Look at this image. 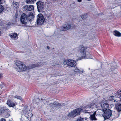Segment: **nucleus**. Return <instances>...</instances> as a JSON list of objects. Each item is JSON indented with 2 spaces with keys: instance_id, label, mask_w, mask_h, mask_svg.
<instances>
[{
  "instance_id": "1",
  "label": "nucleus",
  "mask_w": 121,
  "mask_h": 121,
  "mask_svg": "<svg viewBox=\"0 0 121 121\" xmlns=\"http://www.w3.org/2000/svg\"><path fill=\"white\" fill-rule=\"evenodd\" d=\"M86 48L83 47H81L75 49V51H78L80 52L81 57L78 59L79 60H81L83 58H91V54L89 52L86 51Z\"/></svg>"
},
{
  "instance_id": "2",
  "label": "nucleus",
  "mask_w": 121,
  "mask_h": 121,
  "mask_svg": "<svg viewBox=\"0 0 121 121\" xmlns=\"http://www.w3.org/2000/svg\"><path fill=\"white\" fill-rule=\"evenodd\" d=\"M16 65V69L18 72L25 71L29 69L28 67L23 64L22 62L20 61L17 62Z\"/></svg>"
},
{
  "instance_id": "3",
  "label": "nucleus",
  "mask_w": 121,
  "mask_h": 121,
  "mask_svg": "<svg viewBox=\"0 0 121 121\" xmlns=\"http://www.w3.org/2000/svg\"><path fill=\"white\" fill-rule=\"evenodd\" d=\"M63 64L69 67H73L76 65V61L73 60L69 59L65 60L63 61Z\"/></svg>"
},
{
  "instance_id": "4",
  "label": "nucleus",
  "mask_w": 121,
  "mask_h": 121,
  "mask_svg": "<svg viewBox=\"0 0 121 121\" xmlns=\"http://www.w3.org/2000/svg\"><path fill=\"white\" fill-rule=\"evenodd\" d=\"M37 8L39 12H40L43 11L45 7V4L41 1H39L36 3Z\"/></svg>"
},
{
  "instance_id": "5",
  "label": "nucleus",
  "mask_w": 121,
  "mask_h": 121,
  "mask_svg": "<svg viewBox=\"0 0 121 121\" xmlns=\"http://www.w3.org/2000/svg\"><path fill=\"white\" fill-rule=\"evenodd\" d=\"M81 111V108H78L70 112L68 114V116L69 117L74 118L76 116L80 114V112Z\"/></svg>"
},
{
  "instance_id": "6",
  "label": "nucleus",
  "mask_w": 121,
  "mask_h": 121,
  "mask_svg": "<svg viewBox=\"0 0 121 121\" xmlns=\"http://www.w3.org/2000/svg\"><path fill=\"white\" fill-rule=\"evenodd\" d=\"M44 21V18L41 14H39L38 15L37 24L38 25H41L43 24Z\"/></svg>"
},
{
  "instance_id": "7",
  "label": "nucleus",
  "mask_w": 121,
  "mask_h": 121,
  "mask_svg": "<svg viewBox=\"0 0 121 121\" xmlns=\"http://www.w3.org/2000/svg\"><path fill=\"white\" fill-rule=\"evenodd\" d=\"M103 117L105 119H108L111 117L112 115V111L109 109H108L106 111H104Z\"/></svg>"
},
{
  "instance_id": "8",
  "label": "nucleus",
  "mask_w": 121,
  "mask_h": 121,
  "mask_svg": "<svg viewBox=\"0 0 121 121\" xmlns=\"http://www.w3.org/2000/svg\"><path fill=\"white\" fill-rule=\"evenodd\" d=\"M20 21L22 24L26 25L27 24V19L26 15L25 13L22 14L20 18Z\"/></svg>"
},
{
  "instance_id": "9",
  "label": "nucleus",
  "mask_w": 121,
  "mask_h": 121,
  "mask_svg": "<svg viewBox=\"0 0 121 121\" xmlns=\"http://www.w3.org/2000/svg\"><path fill=\"white\" fill-rule=\"evenodd\" d=\"M94 105V104L92 103L86 106L85 107L84 109V113H89V112H87V111H90L91 109V107Z\"/></svg>"
},
{
  "instance_id": "10",
  "label": "nucleus",
  "mask_w": 121,
  "mask_h": 121,
  "mask_svg": "<svg viewBox=\"0 0 121 121\" xmlns=\"http://www.w3.org/2000/svg\"><path fill=\"white\" fill-rule=\"evenodd\" d=\"M71 27V25L70 24H65L63 25L62 26L63 29L61 30L62 31H65L69 29Z\"/></svg>"
},
{
  "instance_id": "11",
  "label": "nucleus",
  "mask_w": 121,
  "mask_h": 121,
  "mask_svg": "<svg viewBox=\"0 0 121 121\" xmlns=\"http://www.w3.org/2000/svg\"><path fill=\"white\" fill-rule=\"evenodd\" d=\"M34 17L33 13H29L27 16H26L27 19V21H29L30 22L32 21V20Z\"/></svg>"
},
{
  "instance_id": "12",
  "label": "nucleus",
  "mask_w": 121,
  "mask_h": 121,
  "mask_svg": "<svg viewBox=\"0 0 121 121\" xmlns=\"http://www.w3.org/2000/svg\"><path fill=\"white\" fill-rule=\"evenodd\" d=\"M24 8L25 10L27 11L33 10L34 9V6L32 5H26L24 6Z\"/></svg>"
},
{
  "instance_id": "13",
  "label": "nucleus",
  "mask_w": 121,
  "mask_h": 121,
  "mask_svg": "<svg viewBox=\"0 0 121 121\" xmlns=\"http://www.w3.org/2000/svg\"><path fill=\"white\" fill-rule=\"evenodd\" d=\"M109 107V104L106 103L101 104V107L102 108V110L104 111L107 110H108L107 108H108Z\"/></svg>"
},
{
  "instance_id": "14",
  "label": "nucleus",
  "mask_w": 121,
  "mask_h": 121,
  "mask_svg": "<svg viewBox=\"0 0 121 121\" xmlns=\"http://www.w3.org/2000/svg\"><path fill=\"white\" fill-rule=\"evenodd\" d=\"M7 104L8 106L11 107H13L15 105V103L10 100H8L7 101Z\"/></svg>"
},
{
  "instance_id": "15",
  "label": "nucleus",
  "mask_w": 121,
  "mask_h": 121,
  "mask_svg": "<svg viewBox=\"0 0 121 121\" xmlns=\"http://www.w3.org/2000/svg\"><path fill=\"white\" fill-rule=\"evenodd\" d=\"M115 107L118 112H121V104L118 105L117 104V103H115Z\"/></svg>"
},
{
  "instance_id": "16",
  "label": "nucleus",
  "mask_w": 121,
  "mask_h": 121,
  "mask_svg": "<svg viewBox=\"0 0 121 121\" xmlns=\"http://www.w3.org/2000/svg\"><path fill=\"white\" fill-rule=\"evenodd\" d=\"M113 34L116 36L118 37L121 36V33L117 30L114 31L113 33Z\"/></svg>"
},
{
  "instance_id": "17",
  "label": "nucleus",
  "mask_w": 121,
  "mask_h": 121,
  "mask_svg": "<svg viewBox=\"0 0 121 121\" xmlns=\"http://www.w3.org/2000/svg\"><path fill=\"white\" fill-rule=\"evenodd\" d=\"M115 96L116 98H120L121 97V90L118 91L115 94Z\"/></svg>"
},
{
  "instance_id": "18",
  "label": "nucleus",
  "mask_w": 121,
  "mask_h": 121,
  "mask_svg": "<svg viewBox=\"0 0 121 121\" xmlns=\"http://www.w3.org/2000/svg\"><path fill=\"white\" fill-rule=\"evenodd\" d=\"M36 1V0H26V2L28 4H31L34 3Z\"/></svg>"
},
{
  "instance_id": "19",
  "label": "nucleus",
  "mask_w": 121,
  "mask_h": 121,
  "mask_svg": "<svg viewBox=\"0 0 121 121\" xmlns=\"http://www.w3.org/2000/svg\"><path fill=\"white\" fill-rule=\"evenodd\" d=\"M73 71L74 72L77 73H83L82 71H80L77 67L74 68Z\"/></svg>"
},
{
  "instance_id": "20",
  "label": "nucleus",
  "mask_w": 121,
  "mask_h": 121,
  "mask_svg": "<svg viewBox=\"0 0 121 121\" xmlns=\"http://www.w3.org/2000/svg\"><path fill=\"white\" fill-rule=\"evenodd\" d=\"M90 119L92 120H96L97 119L95 117V114L94 113L92 115H91L90 117Z\"/></svg>"
},
{
  "instance_id": "21",
  "label": "nucleus",
  "mask_w": 121,
  "mask_h": 121,
  "mask_svg": "<svg viewBox=\"0 0 121 121\" xmlns=\"http://www.w3.org/2000/svg\"><path fill=\"white\" fill-rule=\"evenodd\" d=\"M41 66V64L40 63H38L37 64H33L31 65V68H33L35 67L40 66Z\"/></svg>"
},
{
  "instance_id": "22",
  "label": "nucleus",
  "mask_w": 121,
  "mask_h": 121,
  "mask_svg": "<svg viewBox=\"0 0 121 121\" xmlns=\"http://www.w3.org/2000/svg\"><path fill=\"white\" fill-rule=\"evenodd\" d=\"M9 36L11 38H15L17 36V34L16 33H12V34L9 35Z\"/></svg>"
},
{
  "instance_id": "23",
  "label": "nucleus",
  "mask_w": 121,
  "mask_h": 121,
  "mask_svg": "<svg viewBox=\"0 0 121 121\" xmlns=\"http://www.w3.org/2000/svg\"><path fill=\"white\" fill-rule=\"evenodd\" d=\"M53 106L57 107H60L61 106V105L60 104H57L56 102H55L53 104Z\"/></svg>"
},
{
  "instance_id": "24",
  "label": "nucleus",
  "mask_w": 121,
  "mask_h": 121,
  "mask_svg": "<svg viewBox=\"0 0 121 121\" xmlns=\"http://www.w3.org/2000/svg\"><path fill=\"white\" fill-rule=\"evenodd\" d=\"M13 6L15 8H17L18 7L19 4L18 2H13Z\"/></svg>"
},
{
  "instance_id": "25",
  "label": "nucleus",
  "mask_w": 121,
  "mask_h": 121,
  "mask_svg": "<svg viewBox=\"0 0 121 121\" xmlns=\"http://www.w3.org/2000/svg\"><path fill=\"white\" fill-rule=\"evenodd\" d=\"M81 18L83 20L86 19L87 17L86 14H83L80 16Z\"/></svg>"
},
{
  "instance_id": "26",
  "label": "nucleus",
  "mask_w": 121,
  "mask_h": 121,
  "mask_svg": "<svg viewBox=\"0 0 121 121\" xmlns=\"http://www.w3.org/2000/svg\"><path fill=\"white\" fill-rule=\"evenodd\" d=\"M6 108L4 107H0V115L2 113L5 111Z\"/></svg>"
},
{
  "instance_id": "27",
  "label": "nucleus",
  "mask_w": 121,
  "mask_h": 121,
  "mask_svg": "<svg viewBox=\"0 0 121 121\" xmlns=\"http://www.w3.org/2000/svg\"><path fill=\"white\" fill-rule=\"evenodd\" d=\"M4 8L2 5L0 4V13H1L4 10Z\"/></svg>"
},
{
  "instance_id": "28",
  "label": "nucleus",
  "mask_w": 121,
  "mask_h": 121,
  "mask_svg": "<svg viewBox=\"0 0 121 121\" xmlns=\"http://www.w3.org/2000/svg\"><path fill=\"white\" fill-rule=\"evenodd\" d=\"M95 106L96 108H97L98 109H99L100 107H101V104H96Z\"/></svg>"
},
{
  "instance_id": "29",
  "label": "nucleus",
  "mask_w": 121,
  "mask_h": 121,
  "mask_svg": "<svg viewBox=\"0 0 121 121\" xmlns=\"http://www.w3.org/2000/svg\"><path fill=\"white\" fill-rule=\"evenodd\" d=\"M14 97L15 98H17L21 100L22 99V98L20 96L16 95Z\"/></svg>"
},
{
  "instance_id": "30",
  "label": "nucleus",
  "mask_w": 121,
  "mask_h": 121,
  "mask_svg": "<svg viewBox=\"0 0 121 121\" xmlns=\"http://www.w3.org/2000/svg\"><path fill=\"white\" fill-rule=\"evenodd\" d=\"M51 17L50 15L49 14H47L46 15V18H47V19L48 20Z\"/></svg>"
},
{
  "instance_id": "31",
  "label": "nucleus",
  "mask_w": 121,
  "mask_h": 121,
  "mask_svg": "<svg viewBox=\"0 0 121 121\" xmlns=\"http://www.w3.org/2000/svg\"><path fill=\"white\" fill-rule=\"evenodd\" d=\"M82 118L81 117H79L77 119L76 121H82Z\"/></svg>"
},
{
  "instance_id": "32",
  "label": "nucleus",
  "mask_w": 121,
  "mask_h": 121,
  "mask_svg": "<svg viewBox=\"0 0 121 121\" xmlns=\"http://www.w3.org/2000/svg\"><path fill=\"white\" fill-rule=\"evenodd\" d=\"M82 121H88L86 117H85L84 118H82Z\"/></svg>"
},
{
  "instance_id": "33",
  "label": "nucleus",
  "mask_w": 121,
  "mask_h": 121,
  "mask_svg": "<svg viewBox=\"0 0 121 121\" xmlns=\"http://www.w3.org/2000/svg\"><path fill=\"white\" fill-rule=\"evenodd\" d=\"M32 23H34V24L32 25V26H34L36 25V22H33Z\"/></svg>"
},
{
  "instance_id": "34",
  "label": "nucleus",
  "mask_w": 121,
  "mask_h": 121,
  "mask_svg": "<svg viewBox=\"0 0 121 121\" xmlns=\"http://www.w3.org/2000/svg\"><path fill=\"white\" fill-rule=\"evenodd\" d=\"M0 121H6L4 118H1L0 120Z\"/></svg>"
},
{
  "instance_id": "35",
  "label": "nucleus",
  "mask_w": 121,
  "mask_h": 121,
  "mask_svg": "<svg viewBox=\"0 0 121 121\" xmlns=\"http://www.w3.org/2000/svg\"><path fill=\"white\" fill-rule=\"evenodd\" d=\"M114 96H110V98H111L112 99H110V100H113L114 99Z\"/></svg>"
},
{
  "instance_id": "36",
  "label": "nucleus",
  "mask_w": 121,
  "mask_h": 121,
  "mask_svg": "<svg viewBox=\"0 0 121 121\" xmlns=\"http://www.w3.org/2000/svg\"><path fill=\"white\" fill-rule=\"evenodd\" d=\"M3 0H0V4H2V1Z\"/></svg>"
},
{
  "instance_id": "37",
  "label": "nucleus",
  "mask_w": 121,
  "mask_h": 121,
  "mask_svg": "<svg viewBox=\"0 0 121 121\" xmlns=\"http://www.w3.org/2000/svg\"><path fill=\"white\" fill-rule=\"evenodd\" d=\"M2 77V74H1L0 73V78Z\"/></svg>"
},
{
  "instance_id": "38",
  "label": "nucleus",
  "mask_w": 121,
  "mask_h": 121,
  "mask_svg": "<svg viewBox=\"0 0 121 121\" xmlns=\"http://www.w3.org/2000/svg\"><path fill=\"white\" fill-rule=\"evenodd\" d=\"M79 2H81L82 0H77Z\"/></svg>"
},
{
  "instance_id": "39",
  "label": "nucleus",
  "mask_w": 121,
  "mask_h": 121,
  "mask_svg": "<svg viewBox=\"0 0 121 121\" xmlns=\"http://www.w3.org/2000/svg\"><path fill=\"white\" fill-rule=\"evenodd\" d=\"M84 23L82 24V25H84V23H86V21H84Z\"/></svg>"
},
{
  "instance_id": "40",
  "label": "nucleus",
  "mask_w": 121,
  "mask_h": 121,
  "mask_svg": "<svg viewBox=\"0 0 121 121\" xmlns=\"http://www.w3.org/2000/svg\"><path fill=\"white\" fill-rule=\"evenodd\" d=\"M47 48L48 49H49V47L48 46H47Z\"/></svg>"
},
{
  "instance_id": "41",
  "label": "nucleus",
  "mask_w": 121,
  "mask_h": 121,
  "mask_svg": "<svg viewBox=\"0 0 121 121\" xmlns=\"http://www.w3.org/2000/svg\"><path fill=\"white\" fill-rule=\"evenodd\" d=\"M1 33L0 31V36L1 35Z\"/></svg>"
},
{
  "instance_id": "42",
  "label": "nucleus",
  "mask_w": 121,
  "mask_h": 121,
  "mask_svg": "<svg viewBox=\"0 0 121 121\" xmlns=\"http://www.w3.org/2000/svg\"><path fill=\"white\" fill-rule=\"evenodd\" d=\"M91 0H87L88 1H91Z\"/></svg>"
},
{
  "instance_id": "43",
  "label": "nucleus",
  "mask_w": 121,
  "mask_h": 121,
  "mask_svg": "<svg viewBox=\"0 0 121 121\" xmlns=\"http://www.w3.org/2000/svg\"><path fill=\"white\" fill-rule=\"evenodd\" d=\"M115 101H116V100H114V102H115Z\"/></svg>"
},
{
  "instance_id": "44",
  "label": "nucleus",
  "mask_w": 121,
  "mask_h": 121,
  "mask_svg": "<svg viewBox=\"0 0 121 121\" xmlns=\"http://www.w3.org/2000/svg\"><path fill=\"white\" fill-rule=\"evenodd\" d=\"M118 101H117L116 102H117H117H118Z\"/></svg>"
}]
</instances>
